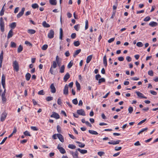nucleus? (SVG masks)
<instances>
[{"label":"nucleus","instance_id":"f257e3e1","mask_svg":"<svg viewBox=\"0 0 158 158\" xmlns=\"http://www.w3.org/2000/svg\"><path fill=\"white\" fill-rule=\"evenodd\" d=\"M5 81L6 77L4 74H2V84L4 90L2 94H4V95H5V93H6V89H5Z\"/></svg>","mask_w":158,"mask_h":158},{"label":"nucleus","instance_id":"f03ea898","mask_svg":"<svg viewBox=\"0 0 158 158\" xmlns=\"http://www.w3.org/2000/svg\"><path fill=\"white\" fill-rule=\"evenodd\" d=\"M0 29L1 31L3 32L5 31V23L2 17L0 18Z\"/></svg>","mask_w":158,"mask_h":158},{"label":"nucleus","instance_id":"7ed1b4c3","mask_svg":"<svg viewBox=\"0 0 158 158\" xmlns=\"http://www.w3.org/2000/svg\"><path fill=\"white\" fill-rule=\"evenodd\" d=\"M13 66L14 70L16 72H18L19 70V64L18 62L16 60H15L13 62Z\"/></svg>","mask_w":158,"mask_h":158},{"label":"nucleus","instance_id":"20e7f679","mask_svg":"<svg viewBox=\"0 0 158 158\" xmlns=\"http://www.w3.org/2000/svg\"><path fill=\"white\" fill-rule=\"evenodd\" d=\"M7 115V113L4 111L1 114L0 121L2 122H3L6 118Z\"/></svg>","mask_w":158,"mask_h":158},{"label":"nucleus","instance_id":"39448f33","mask_svg":"<svg viewBox=\"0 0 158 158\" xmlns=\"http://www.w3.org/2000/svg\"><path fill=\"white\" fill-rule=\"evenodd\" d=\"M25 10L24 7L22 8L21 11L17 15V17L18 18H20L23 15Z\"/></svg>","mask_w":158,"mask_h":158},{"label":"nucleus","instance_id":"423d86ee","mask_svg":"<svg viewBox=\"0 0 158 158\" xmlns=\"http://www.w3.org/2000/svg\"><path fill=\"white\" fill-rule=\"evenodd\" d=\"M54 32V31L51 29L50 30L48 35V37L50 39H52L53 38Z\"/></svg>","mask_w":158,"mask_h":158},{"label":"nucleus","instance_id":"0eeeda50","mask_svg":"<svg viewBox=\"0 0 158 158\" xmlns=\"http://www.w3.org/2000/svg\"><path fill=\"white\" fill-rule=\"evenodd\" d=\"M51 117L54 118L56 119H58L60 118V115L59 114L55 112H53L52 114L51 115Z\"/></svg>","mask_w":158,"mask_h":158},{"label":"nucleus","instance_id":"6e6552de","mask_svg":"<svg viewBox=\"0 0 158 158\" xmlns=\"http://www.w3.org/2000/svg\"><path fill=\"white\" fill-rule=\"evenodd\" d=\"M77 113L80 115L82 116H85V114L84 110L82 109L77 110Z\"/></svg>","mask_w":158,"mask_h":158},{"label":"nucleus","instance_id":"1a4fd4ad","mask_svg":"<svg viewBox=\"0 0 158 158\" xmlns=\"http://www.w3.org/2000/svg\"><path fill=\"white\" fill-rule=\"evenodd\" d=\"M135 93L137 94L138 96L141 98L146 99L147 98V97H145L143 94L141 93L139 91H136Z\"/></svg>","mask_w":158,"mask_h":158},{"label":"nucleus","instance_id":"9d476101","mask_svg":"<svg viewBox=\"0 0 158 158\" xmlns=\"http://www.w3.org/2000/svg\"><path fill=\"white\" fill-rule=\"evenodd\" d=\"M51 92L52 93H54L56 92V89L53 83L52 84L50 87Z\"/></svg>","mask_w":158,"mask_h":158},{"label":"nucleus","instance_id":"9b49d317","mask_svg":"<svg viewBox=\"0 0 158 158\" xmlns=\"http://www.w3.org/2000/svg\"><path fill=\"white\" fill-rule=\"evenodd\" d=\"M68 86L66 84L63 90V94H64L67 95L68 94Z\"/></svg>","mask_w":158,"mask_h":158},{"label":"nucleus","instance_id":"f8f14e48","mask_svg":"<svg viewBox=\"0 0 158 158\" xmlns=\"http://www.w3.org/2000/svg\"><path fill=\"white\" fill-rule=\"evenodd\" d=\"M52 138H63V136L60 134H55L52 136Z\"/></svg>","mask_w":158,"mask_h":158},{"label":"nucleus","instance_id":"ddd939ff","mask_svg":"<svg viewBox=\"0 0 158 158\" xmlns=\"http://www.w3.org/2000/svg\"><path fill=\"white\" fill-rule=\"evenodd\" d=\"M57 148L59 150V151L61 153L63 154L65 153V150L62 147L60 146L59 145L57 146Z\"/></svg>","mask_w":158,"mask_h":158},{"label":"nucleus","instance_id":"4468645a","mask_svg":"<svg viewBox=\"0 0 158 158\" xmlns=\"http://www.w3.org/2000/svg\"><path fill=\"white\" fill-rule=\"evenodd\" d=\"M14 33L12 29H11L9 31L8 35H7V38L8 39H10L11 37L13 35Z\"/></svg>","mask_w":158,"mask_h":158},{"label":"nucleus","instance_id":"2eb2a0df","mask_svg":"<svg viewBox=\"0 0 158 158\" xmlns=\"http://www.w3.org/2000/svg\"><path fill=\"white\" fill-rule=\"evenodd\" d=\"M70 77V75L69 73H67L66 74L64 75V80L65 82H66L68 80Z\"/></svg>","mask_w":158,"mask_h":158},{"label":"nucleus","instance_id":"dca6fc26","mask_svg":"<svg viewBox=\"0 0 158 158\" xmlns=\"http://www.w3.org/2000/svg\"><path fill=\"white\" fill-rule=\"evenodd\" d=\"M120 142V140H117L116 141H111L110 142H109L108 143L110 144L114 145L118 144Z\"/></svg>","mask_w":158,"mask_h":158},{"label":"nucleus","instance_id":"f3484780","mask_svg":"<svg viewBox=\"0 0 158 158\" xmlns=\"http://www.w3.org/2000/svg\"><path fill=\"white\" fill-rule=\"evenodd\" d=\"M149 25L152 27H154L157 25V23L154 21H152L149 23Z\"/></svg>","mask_w":158,"mask_h":158},{"label":"nucleus","instance_id":"a211bd4d","mask_svg":"<svg viewBox=\"0 0 158 158\" xmlns=\"http://www.w3.org/2000/svg\"><path fill=\"white\" fill-rule=\"evenodd\" d=\"M103 63L104 66L105 67H106L107 65V61L106 56L105 55L103 58Z\"/></svg>","mask_w":158,"mask_h":158},{"label":"nucleus","instance_id":"6ab92c4d","mask_svg":"<svg viewBox=\"0 0 158 158\" xmlns=\"http://www.w3.org/2000/svg\"><path fill=\"white\" fill-rule=\"evenodd\" d=\"M77 150L79 151L81 154H84L87 153V151L86 150L81 149L80 148L77 149Z\"/></svg>","mask_w":158,"mask_h":158},{"label":"nucleus","instance_id":"aec40b11","mask_svg":"<svg viewBox=\"0 0 158 158\" xmlns=\"http://www.w3.org/2000/svg\"><path fill=\"white\" fill-rule=\"evenodd\" d=\"M2 103H5L6 102L7 99L6 97L5 96V95H4V94H2Z\"/></svg>","mask_w":158,"mask_h":158},{"label":"nucleus","instance_id":"412c9836","mask_svg":"<svg viewBox=\"0 0 158 158\" xmlns=\"http://www.w3.org/2000/svg\"><path fill=\"white\" fill-rule=\"evenodd\" d=\"M43 26L45 27L48 28L50 27V25L47 23L46 21H44L42 23Z\"/></svg>","mask_w":158,"mask_h":158},{"label":"nucleus","instance_id":"4be33fe9","mask_svg":"<svg viewBox=\"0 0 158 158\" xmlns=\"http://www.w3.org/2000/svg\"><path fill=\"white\" fill-rule=\"evenodd\" d=\"M49 2L50 4L52 5H56L57 4L56 0H49Z\"/></svg>","mask_w":158,"mask_h":158},{"label":"nucleus","instance_id":"5701e85b","mask_svg":"<svg viewBox=\"0 0 158 158\" xmlns=\"http://www.w3.org/2000/svg\"><path fill=\"white\" fill-rule=\"evenodd\" d=\"M27 32L30 34H35L36 31L35 30L32 29H29L27 30Z\"/></svg>","mask_w":158,"mask_h":158},{"label":"nucleus","instance_id":"b1692460","mask_svg":"<svg viewBox=\"0 0 158 158\" xmlns=\"http://www.w3.org/2000/svg\"><path fill=\"white\" fill-rule=\"evenodd\" d=\"M92 57V55H90L87 56V59L86 62L87 63H89L91 60Z\"/></svg>","mask_w":158,"mask_h":158},{"label":"nucleus","instance_id":"393cba45","mask_svg":"<svg viewBox=\"0 0 158 158\" xmlns=\"http://www.w3.org/2000/svg\"><path fill=\"white\" fill-rule=\"evenodd\" d=\"M81 50L79 49L76 50L74 52L73 56L74 57H75L77 55L81 52Z\"/></svg>","mask_w":158,"mask_h":158},{"label":"nucleus","instance_id":"a878e982","mask_svg":"<svg viewBox=\"0 0 158 158\" xmlns=\"http://www.w3.org/2000/svg\"><path fill=\"white\" fill-rule=\"evenodd\" d=\"M26 80L27 81H28L30 80L31 77V75L29 73H27L25 75Z\"/></svg>","mask_w":158,"mask_h":158},{"label":"nucleus","instance_id":"bb28decb","mask_svg":"<svg viewBox=\"0 0 158 158\" xmlns=\"http://www.w3.org/2000/svg\"><path fill=\"white\" fill-rule=\"evenodd\" d=\"M5 4L3 6L0 12V16H2L4 14V12L5 10V9L4 8V6L5 5Z\"/></svg>","mask_w":158,"mask_h":158},{"label":"nucleus","instance_id":"cd10ccee","mask_svg":"<svg viewBox=\"0 0 158 158\" xmlns=\"http://www.w3.org/2000/svg\"><path fill=\"white\" fill-rule=\"evenodd\" d=\"M57 67V63L55 61H53L51 65V67L55 69Z\"/></svg>","mask_w":158,"mask_h":158},{"label":"nucleus","instance_id":"c85d7f7f","mask_svg":"<svg viewBox=\"0 0 158 158\" xmlns=\"http://www.w3.org/2000/svg\"><path fill=\"white\" fill-rule=\"evenodd\" d=\"M63 32L62 28L60 29V39L61 40L62 39Z\"/></svg>","mask_w":158,"mask_h":158},{"label":"nucleus","instance_id":"c756f323","mask_svg":"<svg viewBox=\"0 0 158 158\" xmlns=\"http://www.w3.org/2000/svg\"><path fill=\"white\" fill-rule=\"evenodd\" d=\"M65 67L64 65H62L60 68V72L61 73H64V71Z\"/></svg>","mask_w":158,"mask_h":158},{"label":"nucleus","instance_id":"7c9ffc66","mask_svg":"<svg viewBox=\"0 0 158 158\" xmlns=\"http://www.w3.org/2000/svg\"><path fill=\"white\" fill-rule=\"evenodd\" d=\"M76 85L77 87V89L79 91L81 89L80 85L77 81H76Z\"/></svg>","mask_w":158,"mask_h":158},{"label":"nucleus","instance_id":"2f4dec72","mask_svg":"<svg viewBox=\"0 0 158 158\" xmlns=\"http://www.w3.org/2000/svg\"><path fill=\"white\" fill-rule=\"evenodd\" d=\"M16 26V23L15 22H13L10 25V27L12 29H14Z\"/></svg>","mask_w":158,"mask_h":158},{"label":"nucleus","instance_id":"473e14b6","mask_svg":"<svg viewBox=\"0 0 158 158\" xmlns=\"http://www.w3.org/2000/svg\"><path fill=\"white\" fill-rule=\"evenodd\" d=\"M23 47L21 45H20L18 48L17 51L18 53L21 52L23 50Z\"/></svg>","mask_w":158,"mask_h":158},{"label":"nucleus","instance_id":"72a5a7b5","mask_svg":"<svg viewBox=\"0 0 158 158\" xmlns=\"http://www.w3.org/2000/svg\"><path fill=\"white\" fill-rule=\"evenodd\" d=\"M89 132L90 134L94 135H97L98 134V133L97 131L92 130H89Z\"/></svg>","mask_w":158,"mask_h":158},{"label":"nucleus","instance_id":"f704fd0d","mask_svg":"<svg viewBox=\"0 0 158 158\" xmlns=\"http://www.w3.org/2000/svg\"><path fill=\"white\" fill-rule=\"evenodd\" d=\"M73 44L75 46L77 47L80 45V43L79 41H75L74 42Z\"/></svg>","mask_w":158,"mask_h":158},{"label":"nucleus","instance_id":"c9c22d12","mask_svg":"<svg viewBox=\"0 0 158 158\" xmlns=\"http://www.w3.org/2000/svg\"><path fill=\"white\" fill-rule=\"evenodd\" d=\"M77 143H78V146L81 148H84L85 146V145L84 143H81L80 142L77 141L76 142Z\"/></svg>","mask_w":158,"mask_h":158},{"label":"nucleus","instance_id":"e433bc0d","mask_svg":"<svg viewBox=\"0 0 158 158\" xmlns=\"http://www.w3.org/2000/svg\"><path fill=\"white\" fill-rule=\"evenodd\" d=\"M78 153L77 151L76 152H73V156L74 158H77L78 157Z\"/></svg>","mask_w":158,"mask_h":158},{"label":"nucleus","instance_id":"4c0bfd02","mask_svg":"<svg viewBox=\"0 0 158 158\" xmlns=\"http://www.w3.org/2000/svg\"><path fill=\"white\" fill-rule=\"evenodd\" d=\"M32 7L33 9H36L39 7V5L36 3L33 4L31 6Z\"/></svg>","mask_w":158,"mask_h":158},{"label":"nucleus","instance_id":"58836bf2","mask_svg":"<svg viewBox=\"0 0 158 158\" xmlns=\"http://www.w3.org/2000/svg\"><path fill=\"white\" fill-rule=\"evenodd\" d=\"M3 52L2 50V51L0 54V61H3Z\"/></svg>","mask_w":158,"mask_h":158},{"label":"nucleus","instance_id":"ea45409f","mask_svg":"<svg viewBox=\"0 0 158 158\" xmlns=\"http://www.w3.org/2000/svg\"><path fill=\"white\" fill-rule=\"evenodd\" d=\"M105 79L103 78H102L98 80V83L99 84H100L101 83L105 82Z\"/></svg>","mask_w":158,"mask_h":158},{"label":"nucleus","instance_id":"a19ab883","mask_svg":"<svg viewBox=\"0 0 158 158\" xmlns=\"http://www.w3.org/2000/svg\"><path fill=\"white\" fill-rule=\"evenodd\" d=\"M68 147L72 149H74L76 148V146L73 144H69L68 145Z\"/></svg>","mask_w":158,"mask_h":158},{"label":"nucleus","instance_id":"79ce46f5","mask_svg":"<svg viewBox=\"0 0 158 158\" xmlns=\"http://www.w3.org/2000/svg\"><path fill=\"white\" fill-rule=\"evenodd\" d=\"M73 63L72 61H71L68 64L67 67L68 69L70 68L73 65Z\"/></svg>","mask_w":158,"mask_h":158},{"label":"nucleus","instance_id":"37998d69","mask_svg":"<svg viewBox=\"0 0 158 158\" xmlns=\"http://www.w3.org/2000/svg\"><path fill=\"white\" fill-rule=\"evenodd\" d=\"M11 47L12 48H16V44L13 42H11L10 43Z\"/></svg>","mask_w":158,"mask_h":158},{"label":"nucleus","instance_id":"c03bdc74","mask_svg":"<svg viewBox=\"0 0 158 158\" xmlns=\"http://www.w3.org/2000/svg\"><path fill=\"white\" fill-rule=\"evenodd\" d=\"M136 45L138 47H141L143 46V44L141 42H139L137 43Z\"/></svg>","mask_w":158,"mask_h":158},{"label":"nucleus","instance_id":"a18cd8bd","mask_svg":"<svg viewBox=\"0 0 158 158\" xmlns=\"http://www.w3.org/2000/svg\"><path fill=\"white\" fill-rule=\"evenodd\" d=\"M48 47V46L47 44L44 45L41 48L42 50H46Z\"/></svg>","mask_w":158,"mask_h":158},{"label":"nucleus","instance_id":"49530a36","mask_svg":"<svg viewBox=\"0 0 158 158\" xmlns=\"http://www.w3.org/2000/svg\"><path fill=\"white\" fill-rule=\"evenodd\" d=\"M133 110V108L131 106H130L128 109V111H129V113L130 114H131Z\"/></svg>","mask_w":158,"mask_h":158},{"label":"nucleus","instance_id":"de8ad7c7","mask_svg":"<svg viewBox=\"0 0 158 158\" xmlns=\"http://www.w3.org/2000/svg\"><path fill=\"white\" fill-rule=\"evenodd\" d=\"M53 99V98L52 97H48L46 98V100L47 101L49 102L52 100Z\"/></svg>","mask_w":158,"mask_h":158},{"label":"nucleus","instance_id":"09e8293b","mask_svg":"<svg viewBox=\"0 0 158 158\" xmlns=\"http://www.w3.org/2000/svg\"><path fill=\"white\" fill-rule=\"evenodd\" d=\"M151 19V18L149 16H147L144 19L143 21L145 22H148Z\"/></svg>","mask_w":158,"mask_h":158},{"label":"nucleus","instance_id":"8fccbe9b","mask_svg":"<svg viewBox=\"0 0 158 158\" xmlns=\"http://www.w3.org/2000/svg\"><path fill=\"white\" fill-rule=\"evenodd\" d=\"M31 130L34 131H37L38 130V129L36 127L31 126Z\"/></svg>","mask_w":158,"mask_h":158},{"label":"nucleus","instance_id":"3c124183","mask_svg":"<svg viewBox=\"0 0 158 158\" xmlns=\"http://www.w3.org/2000/svg\"><path fill=\"white\" fill-rule=\"evenodd\" d=\"M105 154L104 152L103 151H100L99 152H98V155L100 156H101L103 155H104Z\"/></svg>","mask_w":158,"mask_h":158},{"label":"nucleus","instance_id":"603ef678","mask_svg":"<svg viewBox=\"0 0 158 158\" xmlns=\"http://www.w3.org/2000/svg\"><path fill=\"white\" fill-rule=\"evenodd\" d=\"M74 27L76 31H78L79 29V25H76L74 26Z\"/></svg>","mask_w":158,"mask_h":158},{"label":"nucleus","instance_id":"864d4df0","mask_svg":"<svg viewBox=\"0 0 158 158\" xmlns=\"http://www.w3.org/2000/svg\"><path fill=\"white\" fill-rule=\"evenodd\" d=\"M85 30H87L88 28V21L87 20H86L85 21Z\"/></svg>","mask_w":158,"mask_h":158},{"label":"nucleus","instance_id":"5fc2aeb1","mask_svg":"<svg viewBox=\"0 0 158 158\" xmlns=\"http://www.w3.org/2000/svg\"><path fill=\"white\" fill-rule=\"evenodd\" d=\"M147 128H143V129H142L141 130H140L139 132V133H138V134L139 135V134H141L142 133H143V132L144 131L147 130Z\"/></svg>","mask_w":158,"mask_h":158},{"label":"nucleus","instance_id":"6e6d98bb","mask_svg":"<svg viewBox=\"0 0 158 158\" xmlns=\"http://www.w3.org/2000/svg\"><path fill=\"white\" fill-rule=\"evenodd\" d=\"M24 135L26 136H31V135H30V132L27 131H26L24 132Z\"/></svg>","mask_w":158,"mask_h":158},{"label":"nucleus","instance_id":"4d7b16f0","mask_svg":"<svg viewBox=\"0 0 158 158\" xmlns=\"http://www.w3.org/2000/svg\"><path fill=\"white\" fill-rule=\"evenodd\" d=\"M57 104L59 105H61L62 104V102L61 100V99L60 98H59L57 100Z\"/></svg>","mask_w":158,"mask_h":158},{"label":"nucleus","instance_id":"13d9d810","mask_svg":"<svg viewBox=\"0 0 158 158\" xmlns=\"http://www.w3.org/2000/svg\"><path fill=\"white\" fill-rule=\"evenodd\" d=\"M148 74L151 76H153V72L152 70H149L148 72Z\"/></svg>","mask_w":158,"mask_h":158},{"label":"nucleus","instance_id":"bf43d9fd","mask_svg":"<svg viewBox=\"0 0 158 158\" xmlns=\"http://www.w3.org/2000/svg\"><path fill=\"white\" fill-rule=\"evenodd\" d=\"M72 102L74 104L77 105L78 103V101L77 98L73 99L72 101Z\"/></svg>","mask_w":158,"mask_h":158},{"label":"nucleus","instance_id":"052dcab7","mask_svg":"<svg viewBox=\"0 0 158 158\" xmlns=\"http://www.w3.org/2000/svg\"><path fill=\"white\" fill-rule=\"evenodd\" d=\"M76 37V34L75 33H73L71 35V37L72 39H74Z\"/></svg>","mask_w":158,"mask_h":158},{"label":"nucleus","instance_id":"680f3d73","mask_svg":"<svg viewBox=\"0 0 158 158\" xmlns=\"http://www.w3.org/2000/svg\"><path fill=\"white\" fill-rule=\"evenodd\" d=\"M54 68H52V67H51L50 70H49V72L51 73V74L52 75H53L54 74Z\"/></svg>","mask_w":158,"mask_h":158},{"label":"nucleus","instance_id":"e2e57ef3","mask_svg":"<svg viewBox=\"0 0 158 158\" xmlns=\"http://www.w3.org/2000/svg\"><path fill=\"white\" fill-rule=\"evenodd\" d=\"M116 12V11H113L112 15L110 18V19H113L114 18V16L115 15Z\"/></svg>","mask_w":158,"mask_h":158},{"label":"nucleus","instance_id":"0e129e2a","mask_svg":"<svg viewBox=\"0 0 158 158\" xmlns=\"http://www.w3.org/2000/svg\"><path fill=\"white\" fill-rule=\"evenodd\" d=\"M57 130L59 133H60L61 132V127L59 125L57 126Z\"/></svg>","mask_w":158,"mask_h":158},{"label":"nucleus","instance_id":"69168bd1","mask_svg":"<svg viewBox=\"0 0 158 158\" xmlns=\"http://www.w3.org/2000/svg\"><path fill=\"white\" fill-rule=\"evenodd\" d=\"M38 94L39 95H43L44 94V90L43 89L40 90L38 93Z\"/></svg>","mask_w":158,"mask_h":158},{"label":"nucleus","instance_id":"338daca9","mask_svg":"<svg viewBox=\"0 0 158 158\" xmlns=\"http://www.w3.org/2000/svg\"><path fill=\"white\" fill-rule=\"evenodd\" d=\"M146 120V119H144L143 120H142V121H140V122H139L138 123V125H140L141 124H142V123H144Z\"/></svg>","mask_w":158,"mask_h":158},{"label":"nucleus","instance_id":"774afa93","mask_svg":"<svg viewBox=\"0 0 158 158\" xmlns=\"http://www.w3.org/2000/svg\"><path fill=\"white\" fill-rule=\"evenodd\" d=\"M114 40H115V38H111L109 40H108V42L109 43H111L113 42V41H114Z\"/></svg>","mask_w":158,"mask_h":158}]
</instances>
